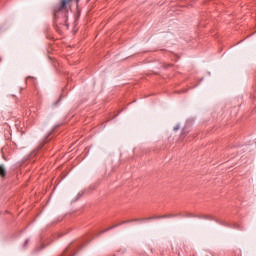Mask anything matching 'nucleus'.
I'll return each instance as SVG.
<instances>
[{"mask_svg": "<svg viewBox=\"0 0 256 256\" xmlns=\"http://www.w3.org/2000/svg\"><path fill=\"white\" fill-rule=\"evenodd\" d=\"M73 0H61L60 5L54 7V24L58 29H69L67 5ZM79 2V0H76Z\"/></svg>", "mask_w": 256, "mask_h": 256, "instance_id": "1", "label": "nucleus"}, {"mask_svg": "<svg viewBox=\"0 0 256 256\" xmlns=\"http://www.w3.org/2000/svg\"><path fill=\"white\" fill-rule=\"evenodd\" d=\"M197 219H206L208 221H216V223H219V225H223L224 227H231L232 229H241V226H239V224H229L227 222H223L221 220H217L215 219V217L211 216V215H201L198 214Z\"/></svg>", "mask_w": 256, "mask_h": 256, "instance_id": "2", "label": "nucleus"}, {"mask_svg": "<svg viewBox=\"0 0 256 256\" xmlns=\"http://www.w3.org/2000/svg\"><path fill=\"white\" fill-rule=\"evenodd\" d=\"M145 221H147V218H133L130 220H124L118 224H115L113 226H110L109 228H106L105 230L102 231V233H107V231H111V229L121 227V225H126V223H143Z\"/></svg>", "mask_w": 256, "mask_h": 256, "instance_id": "3", "label": "nucleus"}, {"mask_svg": "<svg viewBox=\"0 0 256 256\" xmlns=\"http://www.w3.org/2000/svg\"><path fill=\"white\" fill-rule=\"evenodd\" d=\"M175 217L185 218V214L179 212L176 214H164V215H158V216H150V217L146 218V221H153L155 219H173Z\"/></svg>", "mask_w": 256, "mask_h": 256, "instance_id": "4", "label": "nucleus"}, {"mask_svg": "<svg viewBox=\"0 0 256 256\" xmlns=\"http://www.w3.org/2000/svg\"><path fill=\"white\" fill-rule=\"evenodd\" d=\"M59 126H55L51 132H49L48 136L45 138V140L43 141V143H41L38 147V149H43V147L45 146V143H47L49 141V137H51V135H53V132L55 131V129H57Z\"/></svg>", "mask_w": 256, "mask_h": 256, "instance_id": "5", "label": "nucleus"}, {"mask_svg": "<svg viewBox=\"0 0 256 256\" xmlns=\"http://www.w3.org/2000/svg\"><path fill=\"white\" fill-rule=\"evenodd\" d=\"M0 177L5 179L7 177V169H5V165H0Z\"/></svg>", "mask_w": 256, "mask_h": 256, "instance_id": "6", "label": "nucleus"}, {"mask_svg": "<svg viewBox=\"0 0 256 256\" xmlns=\"http://www.w3.org/2000/svg\"><path fill=\"white\" fill-rule=\"evenodd\" d=\"M37 83V79L32 76H28L26 78V85H35Z\"/></svg>", "mask_w": 256, "mask_h": 256, "instance_id": "7", "label": "nucleus"}, {"mask_svg": "<svg viewBox=\"0 0 256 256\" xmlns=\"http://www.w3.org/2000/svg\"><path fill=\"white\" fill-rule=\"evenodd\" d=\"M184 217H186V218H196V219H197L198 214H193V213H191V212H186V213L184 214Z\"/></svg>", "mask_w": 256, "mask_h": 256, "instance_id": "8", "label": "nucleus"}, {"mask_svg": "<svg viewBox=\"0 0 256 256\" xmlns=\"http://www.w3.org/2000/svg\"><path fill=\"white\" fill-rule=\"evenodd\" d=\"M27 245H29V239H26L24 242V247H27Z\"/></svg>", "mask_w": 256, "mask_h": 256, "instance_id": "9", "label": "nucleus"}, {"mask_svg": "<svg viewBox=\"0 0 256 256\" xmlns=\"http://www.w3.org/2000/svg\"><path fill=\"white\" fill-rule=\"evenodd\" d=\"M178 130H179V126H175L174 131H178Z\"/></svg>", "mask_w": 256, "mask_h": 256, "instance_id": "10", "label": "nucleus"}, {"mask_svg": "<svg viewBox=\"0 0 256 256\" xmlns=\"http://www.w3.org/2000/svg\"><path fill=\"white\" fill-rule=\"evenodd\" d=\"M45 249V245H42L41 248H40V251Z\"/></svg>", "mask_w": 256, "mask_h": 256, "instance_id": "11", "label": "nucleus"}, {"mask_svg": "<svg viewBox=\"0 0 256 256\" xmlns=\"http://www.w3.org/2000/svg\"><path fill=\"white\" fill-rule=\"evenodd\" d=\"M4 161H7V157H5V155L2 156Z\"/></svg>", "mask_w": 256, "mask_h": 256, "instance_id": "12", "label": "nucleus"}]
</instances>
